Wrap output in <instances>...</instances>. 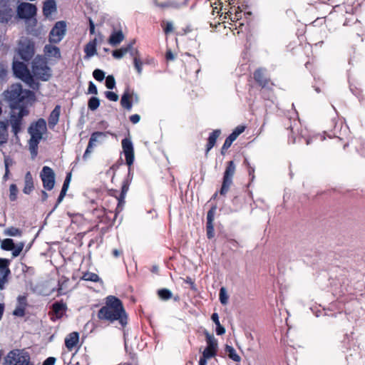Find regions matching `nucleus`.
<instances>
[{
  "label": "nucleus",
  "instance_id": "1",
  "mask_svg": "<svg viewBox=\"0 0 365 365\" xmlns=\"http://www.w3.org/2000/svg\"><path fill=\"white\" fill-rule=\"evenodd\" d=\"M4 98L9 102L11 111L9 123L11 132L16 140H19V134L24 128V118L29 115V108L36 101L34 92L23 89L19 83L11 85L4 92Z\"/></svg>",
  "mask_w": 365,
  "mask_h": 365
},
{
  "label": "nucleus",
  "instance_id": "2",
  "mask_svg": "<svg viewBox=\"0 0 365 365\" xmlns=\"http://www.w3.org/2000/svg\"><path fill=\"white\" fill-rule=\"evenodd\" d=\"M98 317L110 323L118 321L123 327L128 324V316L122 302L113 295L106 298V304L99 309Z\"/></svg>",
  "mask_w": 365,
  "mask_h": 365
},
{
  "label": "nucleus",
  "instance_id": "3",
  "mask_svg": "<svg viewBox=\"0 0 365 365\" xmlns=\"http://www.w3.org/2000/svg\"><path fill=\"white\" fill-rule=\"evenodd\" d=\"M123 152L124 153L126 164L128 165V174L127 178L123 180L121 187V192L119 197H116L118 205L115 209V215L123 210V206L125 203V197L127 192L128 191L129 186L133 178L130 173V166L134 162V148L133 145L130 138H124L121 141Z\"/></svg>",
  "mask_w": 365,
  "mask_h": 365
},
{
  "label": "nucleus",
  "instance_id": "4",
  "mask_svg": "<svg viewBox=\"0 0 365 365\" xmlns=\"http://www.w3.org/2000/svg\"><path fill=\"white\" fill-rule=\"evenodd\" d=\"M46 131V122L43 118H39L31 123L28 129L31 138L29 140V150L32 158L36 157L38 153V145L42 139L43 134Z\"/></svg>",
  "mask_w": 365,
  "mask_h": 365
},
{
  "label": "nucleus",
  "instance_id": "5",
  "mask_svg": "<svg viewBox=\"0 0 365 365\" xmlns=\"http://www.w3.org/2000/svg\"><path fill=\"white\" fill-rule=\"evenodd\" d=\"M32 76L43 81H47L52 76L51 68L48 66L47 61L43 56L35 57L31 64Z\"/></svg>",
  "mask_w": 365,
  "mask_h": 365
},
{
  "label": "nucleus",
  "instance_id": "6",
  "mask_svg": "<svg viewBox=\"0 0 365 365\" xmlns=\"http://www.w3.org/2000/svg\"><path fill=\"white\" fill-rule=\"evenodd\" d=\"M13 71L16 77L24 81L30 88L38 89L39 83L35 81L26 64L20 61L14 62Z\"/></svg>",
  "mask_w": 365,
  "mask_h": 365
},
{
  "label": "nucleus",
  "instance_id": "7",
  "mask_svg": "<svg viewBox=\"0 0 365 365\" xmlns=\"http://www.w3.org/2000/svg\"><path fill=\"white\" fill-rule=\"evenodd\" d=\"M6 363L7 365H33L29 354L21 349L9 351L6 357Z\"/></svg>",
  "mask_w": 365,
  "mask_h": 365
},
{
  "label": "nucleus",
  "instance_id": "8",
  "mask_svg": "<svg viewBox=\"0 0 365 365\" xmlns=\"http://www.w3.org/2000/svg\"><path fill=\"white\" fill-rule=\"evenodd\" d=\"M236 165L234 161L230 160L227 162L225 170L223 174L222 184L220 193L221 195H225L231 185L232 184V178L235 173Z\"/></svg>",
  "mask_w": 365,
  "mask_h": 365
},
{
  "label": "nucleus",
  "instance_id": "9",
  "mask_svg": "<svg viewBox=\"0 0 365 365\" xmlns=\"http://www.w3.org/2000/svg\"><path fill=\"white\" fill-rule=\"evenodd\" d=\"M35 53V45L32 40L28 38H22L19 43V53L24 61L31 60Z\"/></svg>",
  "mask_w": 365,
  "mask_h": 365
},
{
  "label": "nucleus",
  "instance_id": "10",
  "mask_svg": "<svg viewBox=\"0 0 365 365\" xmlns=\"http://www.w3.org/2000/svg\"><path fill=\"white\" fill-rule=\"evenodd\" d=\"M66 24L64 21H60L55 24L49 32L48 41L51 43H60L66 35Z\"/></svg>",
  "mask_w": 365,
  "mask_h": 365
},
{
  "label": "nucleus",
  "instance_id": "11",
  "mask_svg": "<svg viewBox=\"0 0 365 365\" xmlns=\"http://www.w3.org/2000/svg\"><path fill=\"white\" fill-rule=\"evenodd\" d=\"M37 8L34 4L23 2L17 6V15L21 19H31L36 15Z\"/></svg>",
  "mask_w": 365,
  "mask_h": 365
},
{
  "label": "nucleus",
  "instance_id": "12",
  "mask_svg": "<svg viewBox=\"0 0 365 365\" xmlns=\"http://www.w3.org/2000/svg\"><path fill=\"white\" fill-rule=\"evenodd\" d=\"M40 177L43 182V187L47 190H51L55 185V173L48 166H43Z\"/></svg>",
  "mask_w": 365,
  "mask_h": 365
},
{
  "label": "nucleus",
  "instance_id": "13",
  "mask_svg": "<svg viewBox=\"0 0 365 365\" xmlns=\"http://www.w3.org/2000/svg\"><path fill=\"white\" fill-rule=\"evenodd\" d=\"M206 336L207 347L202 352V354L206 358H212L215 356L217 351L218 344L217 340L212 334H210L207 331L205 333Z\"/></svg>",
  "mask_w": 365,
  "mask_h": 365
},
{
  "label": "nucleus",
  "instance_id": "14",
  "mask_svg": "<svg viewBox=\"0 0 365 365\" xmlns=\"http://www.w3.org/2000/svg\"><path fill=\"white\" fill-rule=\"evenodd\" d=\"M55 43H47L44 46L43 51V58L47 61H57L61 58V53L60 48L54 45Z\"/></svg>",
  "mask_w": 365,
  "mask_h": 365
},
{
  "label": "nucleus",
  "instance_id": "15",
  "mask_svg": "<svg viewBox=\"0 0 365 365\" xmlns=\"http://www.w3.org/2000/svg\"><path fill=\"white\" fill-rule=\"evenodd\" d=\"M67 309V306L62 300L54 302L51 306V319L56 321L63 317Z\"/></svg>",
  "mask_w": 365,
  "mask_h": 365
},
{
  "label": "nucleus",
  "instance_id": "16",
  "mask_svg": "<svg viewBox=\"0 0 365 365\" xmlns=\"http://www.w3.org/2000/svg\"><path fill=\"white\" fill-rule=\"evenodd\" d=\"M3 265H0V289H4L5 284L8 282V277L11 274L9 267V261H0Z\"/></svg>",
  "mask_w": 365,
  "mask_h": 365
},
{
  "label": "nucleus",
  "instance_id": "17",
  "mask_svg": "<svg viewBox=\"0 0 365 365\" xmlns=\"http://www.w3.org/2000/svg\"><path fill=\"white\" fill-rule=\"evenodd\" d=\"M292 135L289 136V142L294 143L296 142L297 135L303 136L302 129L300 122L294 120L289 126Z\"/></svg>",
  "mask_w": 365,
  "mask_h": 365
},
{
  "label": "nucleus",
  "instance_id": "18",
  "mask_svg": "<svg viewBox=\"0 0 365 365\" xmlns=\"http://www.w3.org/2000/svg\"><path fill=\"white\" fill-rule=\"evenodd\" d=\"M27 307V299L26 296H19L17 298V305L13 312V314L16 317H24Z\"/></svg>",
  "mask_w": 365,
  "mask_h": 365
},
{
  "label": "nucleus",
  "instance_id": "19",
  "mask_svg": "<svg viewBox=\"0 0 365 365\" xmlns=\"http://www.w3.org/2000/svg\"><path fill=\"white\" fill-rule=\"evenodd\" d=\"M254 78L255 81L262 88L267 87L269 79L267 78L265 74V70L262 68L257 69L253 73Z\"/></svg>",
  "mask_w": 365,
  "mask_h": 365
},
{
  "label": "nucleus",
  "instance_id": "20",
  "mask_svg": "<svg viewBox=\"0 0 365 365\" xmlns=\"http://www.w3.org/2000/svg\"><path fill=\"white\" fill-rule=\"evenodd\" d=\"M14 12L11 8L7 6L0 7V23L8 24L14 17Z\"/></svg>",
  "mask_w": 365,
  "mask_h": 365
},
{
  "label": "nucleus",
  "instance_id": "21",
  "mask_svg": "<svg viewBox=\"0 0 365 365\" xmlns=\"http://www.w3.org/2000/svg\"><path fill=\"white\" fill-rule=\"evenodd\" d=\"M34 190V183L33 176L30 171H28L24 177V187L23 192L26 195L31 194Z\"/></svg>",
  "mask_w": 365,
  "mask_h": 365
},
{
  "label": "nucleus",
  "instance_id": "22",
  "mask_svg": "<svg viewBox=\"0 0 365 365\" xmlns=\"http://www.w3.org/2000/svg\"><path fill=\"white\" fill-rule=\"evenodd\" d=\"M61 113V106L59 105H57L55 106L53 110L51 111V113L49 115L48 121V125L50 128H54L59 120V116Z\"/></svg>",
  "mask_w": 365,
  "mask_h": 365
},
{
  "label": "nucleus",
  "instance_id": "23",
  "mask_svg": "<svg viewBox=\"0 0 365 365\" xmlns=\"http://www.w3.org/2000/svg\"><path fill=\"white\" fill-rule=\"evenodd\" d=\"M96 46H97V39L94 38L92 41H90L84 47V52L86 53L85 58H90L96 54Z\"/></svg>",
  "mask_w": 365,
  "mask_h": 365
},
{
  "label": "nucleus",
  "instance_id": "24",
  "mask_svg": "<svg viewBox=\"0 0 365 365\" xmlns=\"http://www.w3.org/2000/svg\"><path fill=\"white\" fill-rule=\"evenodd\" d=\"M79 335L78 332H72L65 339V345L68 350H72L78 342Z\"/></svg>",
  "mask_w": 365,
  "mask_h": 365
},
{
  "label": "nucleus",
  "instance_id": "25",
  "mask_svg": "<svg viewBox=\"0 0 365 365\" xmlns=\"http://www.w3.org/2000/svg\"><path fill=\"white\" fill-rule=\"evenodd\" d=\"M56 11V4L55 0H46L43 6V13L46 17H49Z\"/></svg>",
  "mask_w": 365,
  "mask_h": 365
},
{
  "label": "nucleus",
  "instance_id": "26",
  "mask_svg": "<svg viewBox=\"0 0 365 365\" xmlns=\"http://www.w3.org/2000/svg\"><path fill=\"white\" fill-rule=\"evenodd\" d=\"M9 131H8V122L0 121V145H3L8 142Z\"/></svg>",
  "mask_w": 365,
  "mask_h": 365
},
{
  "label": "nucleus",
  "instance_id": "27",
  "mask_svg": "<svg viewBox=\"0 0 365 365\" xmlns=\"http://www.w3.org/2000/svg\"><path fill=\"white\" fill-rule=\"evenodd\" d=\"M124 39V35L122 32V31L119 30V31H114L113 32H112V34H110V37H109V39H108V43L113 46H115L118 44H120Z\"/></svg>",
  "mask_w": 365,
  "mask_h": 365
},
{
  "label": "nucleus",
  "instance_id": "28",
  "mask_svg": "<svg viewBox=\"0 0 365 365\" xmlns=\"http://www.w3.org/2000/svg\"><path fill=\"white\" fill-rule=\"evenodd\" d=\"M120 105L123 108L129 111L131 110L133 103L131 101V95L129 93L128 89H126L122 95L120 99Z\"/></svg>",
  "mask_w": 365,
  "mask_h": 365
},
{
  "label": "nucleus",
  "instance_id": "29",
  "mask_svg": "<svg viewBox=\"0 0 365 365\" xmlns=\"http://www.w3.org/2000/svg\"><path fill=\"white\" fill-rule=\"evenodd\" d=\"M220 133H221L220 130H215L210 134V135L208 137V140H207V148H206V153H205L206 155H207L209 151L215 146V145L216 143V140H217V138L220 136Z\"/></svg>",
  "mask_w": 365,
  "mask_h": 365
},
{
  "label": "nucleus",
  "instance_id": "30",
  "mask_svg": "<svg viewBox=\"0 0 365 365\" xmlns=\"http://www.w3.org/2000/svg\"><path fill=\"white\" fill-rule=\"evenodd\" d=\"M108 134H110V133L100 131L93 133L88 141L90 146H96V143H98L100 140L105 138Z\"/></svg>",
  "mask_w": 365,
  "mask_h": 365
},
{
  "label": "nucleus",
  "instance_id": "31",
  "mask_svg": "<svg viewBox=\"0 0 365 365\" xmlns=\"http://www.w3.org/2000/svg\"><path fill=\"white\" fill-rule=\"evenodd\" d=\"M188 0H184L183 1L178 2L176 0H171L163 4H160L159 6L161 7H171L173 9H180L182 6H185L187 5Z\"/></svg>",
  "mask_w": 365,
  "mask_h": 365
},
{
  "label": "nucleus",
  "instance_id": "32",
  "mask_svg": "<svg viewBox=\"0 0 365 365\" xmlns=\"http://www.w3.org/2000/svg\"><path fill=\"white\" fill-rule=\"evenodd\" d=\"M225 352L228 354L230 359L236 362L241 361V357L237 354L235 349L230 345H226L225 348Z\"/></svg>",
  "mask_w": 365,
  "mask_h": 365
},
{
  "label": "nucleus",
  "instance_id": "33",
  "mask_svg": "<svg viewBox=\"0 0 365 365\" xmlns=\"http://www.w3.org/2000/svg\"><path fill=\"white\" fill-rule=\"evenodd\" d=\"M81 279L85 281H90L93 282H98L101 281V278L98 274L93 272H86L83 273Z\"/></svg>",
  "mask_w": 365,
  "mask_h": 365
},
{
  "label": "nucleus",
  "instance_id": "34",
  "mask_svg": "<svg viewBox=\"0 0 365 365\" xmlns=\"http://www.w3.org/2000/svg\"><path fill=\"white\" fill-rule=\"evenodd\" d=\"M1 248L4 250L11 251L14 248V243L12 239H5L1 242Z\"/></svg>",
  "mask_w": 365,
  "mask_h": 365
},
{
  "label": "nucleus",
  "instance_id": "35",
  "mask_svg": "<svg viewBox=\"0 0 365 365\" xmlns=\"http://www.w3.org/2000/svg\"><path fill=\"white\" fill-rule=\"evenodd\" d=\"M100 106V100L97 97H91L88 100V107L92 111L96 110Z\"/></svg>",
  "mask_w": 365,
  "mask_h": 365
},
{
  "label": "nucleus",
  "instance_id": "36",
  "mask_svg": "<svg viewBox=\"0 0 365 365\" xmlns=\"http://www.w3.org/2000/svg\"><path fill=\"white\" fill-rule=\"evenodd\" d=\"M159 297L163 300H168L172 298L173 294L168 289H161L158 291Z\"/></svg>",
  "mask_w": 365,
  "mask_h": 365
},
{
  "label": "nucleus",
  "instance_id": "37",
  "mask_svg": "<svg viewBox=\"0 0 365 365\" xmlns=\"http://www.w3.org/2000/svg\"><path fill=\"white\" fill-rule=\"evenodd\" d=\"M133 64L138 74L140 76L143 71V62L140 60V57L135 56L133 59Z\"/></svg>",
  "mask_w": 365,
  "mask_h": 365
},
{
  "label": "nucleus",
  "instance_id": "38",
  "mask_svg": "<svg viewBox=\"0 0 365 365\" xmlns=\"http://www.w3.org/2000/svg\"><path fill=\"white\" fill-rule=\"evenodd\" d=\"M18 188L16 184H11L9 187V199L15 201L17 199Z\"/></svg>",
  "mask_w": 365,
  "mask_h": 365
},
{
  "label": "nucleus",
  "instance_id": "39",
  "mask_svg": "<svg viewBox=\"0 0 365 365\" xmlns=\"http://www.w3.org/2000/svg\"><path fill=\"white\" fill-rule=\"evenodd\" d=\"M235 140L234 138H232L231 136H228L225 142H224V144L222 145V149H221V154L222 155H225V151L231 146L232 143L235 141Z\"/></svg>",
  "mask_w": 365,
  "mask_h": 365
},
{
  "label": "nucleus",
  "instance_id": "40",
  "mask_svg": "<svg viewBox=\"0 0 365 365\" xmlns=\"http://www.w3.org/2000/svg\"><path fill=\"white\" fill-rule=\"evenodd\" d=\"M24 247V242H19L17 245H14V248L11 250L13 257H18Z\"/></svg>",
  "mask_w": 365,
  "mask_h": 365
},
{
  "label": "nucleus",
  "instance_id": "41",
  "mask_svg": "<svg viewBox=\"0 0 365 365\" xmlns=\"http://www.w3.org/2000/svg\"><path fill=\"white\" fill-rule=\"evenodd\" d=\"M6 234L9 236H20L21 235V230L19 228L11 227L6 230Z\"/></svg>",
  "mask_w": 365,
  "mask_h": 365
},
{
  "label": "nucleus",
  "instance_id": "42",
  "mask_svg": "<svg viewBox=\"0 0 365 365\" xmlns=\"http://www.w3.org/2000/svg\"><path fill=\"white\" fill-rule=\"evenodd\" d=\"M245 129V127L244 125H238L229 135L236 140L237 138L244 132Z\"/></svg>",
  "mask_w": 365,
  "mask_h": 365
},
{
  "label": "nucleus",
  "instance_id": "43",
  "mask_svg": "<svg viewBox=\"0 0 365 365\" xmlns=\"http://www.w3.org/2000/svg\"><path fill=\"white\" fill-rule=\"evenodd\" d=\"M219 295H220V301L221 304H224V305L227 304V302H228V296L227 294L225 288L222 287L220 289Z\"/></svg>",
  "mask_w": 365,
  "mask_h": 365
},
{
  "label": "nucleus",
  "instance_id": "44",
  "mask_svg": "<svg viewBox=\"0 0 365 365\" xmlns=\"http://www.w3.org/2000/svg\"><path fill=\"white\" fill-rule=\"evenodd\" d=\"M93 78L98 81H102L105 78V73L101 69H96L93 72Z\"/></svg>",
  "mask_w": 365,
  "mask_h": 365
},
{
  "label": "nucleus",
  "instance_id": "45",
  "mask_svg": "<svg viewBox=\"0 0 365 365\" xmlns=\"http://www.w3.org/2000/svg\"><path fill=\"white\" fill-rule=\"evenodd\" d=\"M106 86L108 89H113L115 86V81L113 76H108L106 78Z\"/></svg>",
  "mask_w": 365,
  "mask_h": 365
},
{
  "label": "nucleus",
  "instance_id": "46",
  "mask_svg": "<svg viewBox=\"0 0 365 365\" xmlns=\"http://www.w3.org/2000/svg\"><path fill=\"white\" fill-rule=\"evenodd\" d=\"M244 163L247 166L248 174L251 178V180L252 181L255 178V168L250 164L247 159H245Z\"/></svg>",
  "mask_w": 365,
  "mask_h": 365
},
{
  "label": "nucleus",
  "instance_id": "47",
  "mask_svg": "<svg viewBox=\"0 0 365 365\" xmlns=\"http://www.w3.org/2000/svg\"><path fill=\"white\" fill-rule=\"evenodd\" d=\"M206 231H207V237L209 239H212L215 235L214 232V225L213 224H207L206 223Z\"/></svg>",
  "mask_w": 365,
  "mask_h": 365
},
{
  "label": "nucleus",
  "instance_id": "48",
  "mask_svg": "<svg viewBox=\"0 0 365 365\" xmlns=\"http://www.w3.org/2000/svg\"><path fill=\"white\" fill-rule=\"evenodd\" d=\"M215 207L211 208L207 214V224H213Z\"/></svg>",
  "mask_w": 365,
  "mask_h": 365
},
{
  "label": "nucleus",
  "instance_id": "49",
  "mask_svg": "<svg viewBox=\"0 0 365 365\" xmlns=\"http://www.w3.org/2000/svg\"><path fill=\"white\" fill-rule=\"evenodd\" d=\"M105 96L111 101H117L118 100V96L113 91H106Z\"/></svg>",
  "mask_w": 365,
  "mask_h": 365
},
{
  "label": "nucleus",
  "instance_id": "50",
  "mask_svg": "<svg viewBox=\"0 0 365 365\" xmlns=\"http://www.w3.org/2000/svg\"><path fill=\"white\" fill-rule=\"evenodd\" d=\"M88 93L89 94H95L98 93V89L96 86L92 82L90 81L88 84Z\"/></svg>",
  "mask_w": 365,
  "mask_h": 365
},
{
  "label": "nucleus",
  "instance_id": "51",
  "mask_svg": "<svg viewBox=\"0 0 365 365\" xmlns=\"http://www.w3.org/2000/svg\"><path fill=\"white\" fill-rule=\"evenodd\" d=\"M71 173H69L67 174L66 179L64 180V182H63L61 189L68 190V186H69L70 182H71Z\"/></svg>",
  "mask_w": 365,
  "mask_h": 365
},
{
  "label": "nucleus",
  "instance_id": "52",
  "mask_svg": "<svg viewBox=\"0 0 365 365\" xmlns=\"http://www.w3.org/2000/svg\"><path fill=\"white\" fill-rule=\"evenodd\" d=\"M173 31V24L171 21H167L164 27V32L168 34Z\"/></svg>",
  "mask_w": 365,
  "mask_h": 365
},
{
  "label": "nucleus",
  "instance_id": "53",
  "mask_svg": "<svg viewBox=\"0 0 365 365\" xmlns=\"http://www.w3.org/2000/svg\"><path fill=\"white\" fill-rule=\"evenodd\" d=\"M66 192L67 190H65L63 189H61V192L58 195V197L57 199V202H56V204L54 207V209L62 202L63 199L64 198L66 194Z\"/></svg>",
  "mask_w": 365,
  "mask_h": 365
},
{
  "label": "nucleus",
  "instance_id": "54",
  "mask_svg": "<svg viewBox=\"0 0 365 365\" xmlns=\"http://www.w3.org/2000/svg\"><path fill=\"white\" fill-rule=\"evenodd\" d=\"M140 120V116L138 114H133L130 116V120L133 124L138 123Z\"/></svg>",
  "mask_w": 365,
  "mask_h": 365
},
{
  "label": "nucleus",
  "instance_id": "55",
  "mask_svg": "<svg viewBox=\"0 0 365 365\" xmlns=\"http://www.w3.org/2000/svg\"><path fill=\"white\" fill-rule=\"evenodd\" d=\"M225 333V329L220 324L216 326V334L217 335H222Z\"/></svg>",
  "mask_w": 365,
  "mask_h": 365
},
{
  "label": "nucleus",
  "instance_id": "56",
  "mask_svg": "<svg viewBox=\"0 0 365 365\" xmlns=\"http://www.w3.org/2000/svg\"><path fill=\"white\" fill-rule=\"evenodd\" d=\"M56 359L54 357H48L43 362V365H54Z\"/></svg>",
  "mask_w": 365,
  "mask_h": 365
},
{
  "label": "nucleus",
  "instance_id": "57",
  "mask_svg": "<svg viewBox=\"0 0 365 365\" xmlns=\"http://www.w3.org/2000/svg\"><path fill=\"white\" fill-rule=\"evenodd\" d=\"M113 56L115 58L120 59L123 57L121 51L119 49L114 50L112 53Z\"/></svg>",
  "mask_w": 365,
  "mask_h": 365
},
{
  "label": "nucleus",
  "instance_id": "58",
  "mask_svg": "<svg viewBox=\"0 0 365 365\" xmlns=\"http://www.w3.org/2000/svg\"><path fill=\"white\" fill-rule=\"evenodd\" d=\"M211 319L216 326L220 324L217 313H213L211 316Z\"/></svg>",
  "mask_w": 365,
  "mask_h": 365
},
{
  "label": "nucleus",
  "instance_id": "59",
  "mask_svg": "<svg viewBox=\"0 0 365 365\" xmlns=\"http://www.w3.org/2000/svg\"><path fill=\"white\" fill-rule=\"evenodd\" d=\"M165 58L168 61H173L174 60L175 57H174V55L173 53H172V51L170 50H168L166 53H165Z\"/></svg>",
  "mask_w": 365,
  "mask_h": 365
},
{
  "label": "nucleus",
  "instance_id": "60",
  "mask_svg": "<svg viewBox=\"0 0 365 365\" xmlns=\"http://www.w3.org/2000/svg\"><path fill=\"white\" fill-rule=\"evenodd\" d=\"M228 243L232 248H237L238 247V242L235 240H229Z\"/></svg>",
  "mask_w": 365,
  "mask_h": 365
},
{
  "label": "nucleus",
  "instance_id": "61",
  "mask_svg": "<svg viewBox=\"0 0 365 365\" xmlns=\"http://www.w3.org/2000/svg\"><path fill=\"white\" fill-rule=\"evenodd\" d=\"M11 163H12V160L9 157H8V156L5 157V158H4L5 170H6V168H9V165Z\"/></svg>",
  "mask_w": 365,
  "mask_h": 365
},
{
  "label": "nucleus",
  "instance_id": "62",
  "mask_svg": "<svg viewBox=\"0 0 365 365\" xmlns=\"http://www.w3.org/2000/svg\"><path fill=\"white\" fill-rule=\"evenodd\" d=\"M209 359L210 358L205 357L202 354V356L200 358L199 365H207V360Z\"/></svg>",
  "mask_w": 365,
  "mask_h": 365
},
{
  "label": "nucleus",
  "instance_id": "63",
  "mask_svg": "<svg viewBox=\"0 0 365 365\" xmlns=\"http://www.w3.org/2000/svg\"><path fill=\"white\" fill-rule=\"evenodd\" d=\"M7 71L4 68H0V78L4 79L6 77Z\"/></svg>",
  "mask_w": 365,
  "mask_h": 365
},
{
  "label": "nucleus",
  "instance_id": "64",
  "mask_svg": "<svg viewBox=\"0 0 365 365\" xmlns=\"http://www.w3.org/2000/svg\"><path fill=\"white\" fill-rule=\"evenodd\" d=\"M129 53L133 58L135 56L140 57L139 51L136 49H133V51H130Z\"/></svg>",
  "mask_w": 365,
  "mask_h": 365
}]
</instances>
